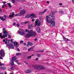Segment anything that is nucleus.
Wrapping results in <instances>:
<instances>
[{
	"label": "nucleus",
	"instance_id": "1",
	"mask_svg": "<svg viewBox=\"0 0 74 74\" xmlns=\"http://www.w3.org/2000/svg\"><path fill=\"white\" fill-rule=\"evenodd\" d=\"M45 20L47 23H51L50 24L51 26L53 27L55 25V21H52V18L49 16H46Z\"/></svg>",
	"mask_w": 74,
	"mask_h": 74
},
{
	"label": "nucleus",
	"instance_id": "2",
	"mask_svg": "<svg viewBox=\"0 0 74 74\" xmlns=\"http://www.w3.org/2000/svg\"><path fill=\"white\" fill-rule=\"evenodd\" d=\"M21 31H18V32L19 33V34L23 36V35H25V38H29L31 37V34L29 33V34H25L24 32V31L23 30L21 29H20Z\"/></svg>",
	"mask_w": 74,
	"mask_h": 74
},
{
	"label": "nucleus",
	"instance_id": "3",
	"mask_svg": "<svg viewBox=\"0 0 74 74\" xmlns=\"http://www.w3.org/2000/svg\"><path fill=\"white\" fill-rule=\"evenodd\" d=\"M25 31L26 32H27L28 33H30L31 36H34V37H35V36H36L37 34L36 32H33V30H31L29 31V30L26 29Z\"/></svg>",
	"mask_w": 74,
	"mask_h": 74
},
{
	"label": "nucleus",
	"instance_id": "4",
	"mask_svg": "<svg viewBox=\"0 0 74 74\" xmlns=\"http://www.w3.org/2000/svg\"><path fill=\"white\" fill-rule=\"evenodd\" d=\"M3 34H4L3 35V36H2V33H0V38H1V39H3V38H5V37H7V36H8L7 34H8V33L7 32V31H3Z\"/></svg>",
	"mask_w": 74,
	"mask_h": 74
},
{
	"label": "nucleus",
	"instance_id": "5",
	"mask_svg": "<svg viewBox=\"0 0 74 74\" xmlns=\"http://www.w3.org/2000/svg\"><path fill=\"white\" fill-rule=\"evenodd\" d=\"M31 16H32V17H31V18H36V16L35 14L34 13H32L30 14H28L25 17V18H27V19H28L30 17H31Z\"/></svg>",
	"mask_w": 74,
	"mask_h": 74
},
{
	"label": "nucleus",
	"instance_id": "6",
	"mask_svg": "<svg viewBox=\"0 0 74 74\" xmlns=\"http://www.w3.org/2000/svg\"><path fill=\"white\" fill-rule=\"evenodd\" d=\"M8 48H10V49H14V45L12 44L11 43L10 44V43L8 41V44L7 45Z\"/></svg>",
	"mask_w": 74,
	"mask_h": 74
},
{
	"label": "nucleus",
	"instance_id": "7",
	"mask_svg": "<svg viewBox=\"0 0 74 74\" xmlns=\"http://www.w3.org/2000/svg\"><path fill=\"white\" fill-rule=\"evenodd\" d=\"M32 67H34L35 69H36L37 68V69H41L42 70H44V69H45L44 67L41 66H37L36 65H32Z\"/></svg>",
	"mask_w": 74,
	"mask_h": 74
},
{
	"label": "nucleus",
	"instance_id": "8",
	"mask_svg": "<svg viewBox=\"0 0 74 74\" xmlns=\"http://www.w3.org/2000/svg\"><path fill=\"white\" fill-rule=\"evenodd\" d=\"M38 19H37L35 22V26H38L39 27L41 25V23L39 22L38 23Z\"/></svg>",
	"mask_w": 74,
	"mask_h": 74
},
{
	"label": "nucleus",
	"instance_id": "9",
	"mask_svg": "<svg viewBox=\"0 0 74 74\" xmlns=\"http://www.w3.org/2000/svg\"><path fill=\"white\" fill-rule=\"evenodd\" d=\"M12 41H13V40L11 39L10 40V42H12V43H13L14 44V45L15 47H17L18 46V42H16L15 41L14 42H12Z\"/></svg>",
	"mask_w": 74,
	"mask_h": 74
},
{
	"label": "nucleus",
	"instance_id": "10",
	"mask_svg": "<svg viewBox=\"0 0 74 74\" xmlns=\"http://www.w3.org/2000/svg\"><path fill=\"white\" fill-rule=\"evenodd\" d=\"M26 13V11L25 10H22L21 11L20 13V15H23Z\"/></svg>",
	"mask_w": 74,
	"mask_h": 74
},
{
	"label": "nucleus",
	"instance_id": "11",
	"mask_svg": "<svg viewBox=\"0 0 74 74\" xmlns=\"http://www.w3.org/2000/svg\"><path fill=\"white\" fill-rule=\"evenodd\" d=\"M55 13L54 12H53L51 13L50 14V16L51 18H53L52 19L53 20L55 19Z\"/></svg>",
	"mask_w": 74,
	"mask_h": 74
},
{
	"label": "nucleus",
	"instance_id": "12",
	"mask_svg": "<svg viewBox=\"0 0 74 74\" xmlns=\"http://www.w3.org/2000/svg\"><path fill=\"white\" fill-rule=\"evenodd\" d=\"M7 16L5 15H4L3 16V17H4V18H3V16L2 17H0V19L1 20H2V21H5V19H6V18Z\"/></svg>",
	"mask_w": 74,
	"mask_h": 74
},
{
	"label": "nucleus",
	"instance_id": "13",
	"mask_svg": "<svg viewBox=\"0 0 74 74\" xmlns=\"http://www.w3.org/2000/svg\"><path fill=\"white\" fill-rule=\"evenodd\" d=\"M0 53L1 56L3 57V56H4V53H5L4 52V50H1L0 51Z\"/></svg>",
	"mask_w": 74,
	"mask_h": 74
},
{
	"label": "nucleus",
	"instance_id": "14",
	"mask_svg": "<svg viewBox=\"0 0 74 74\" xmlns=\"http://www.w3.org/2000/svg\"><path fill=\"white\" fill-rule=\"evenodd\" d=\"M47 9H45L44 10V11H43L42 12H40L39 13V15H43V14H44V12H45L46 11H47Z\"/></svg>",
	"mask_w": 74,
	"mask_h": 74
},
{
	"label": "nucleus",
	"instance_id": "15",
	"mask_svg": "<svg viewBox=\"0 0 74 74\" xmlns=\"http://www.w3.org/2000/svg\"><path fill=\"white\" fill-rule=\"evenodd\" d=\"M0 69L1 70H6V67L5 66H1L0 67Z\"/></svg>",
	"mask_w": 74,
	"mask_h": 74
},
{
	"label": "nucleus",
	"instance_id": "16",
	"mask_svg": "<svg viewBox=\"0 0 74 74\" xmlns=\"http://www.w3.org/2000/svg\"><path fill=\"white\" fill-rule=\"evenodd\" d=\"M12 15H10V16L9 17V18H13V17H14V15H15L14 14V12H12Z\"/></svg>",
	"mask_w": 74,
	"mask_h": 74
},
{
	"label": "nucleus",
	"instance_id": "17",
	"mask_svg": "<svg viewBox=\"0 0 74 74\" xmlns=\"http://www.w3.org/2000/svg\"><path fill=\"white\" fill-rule=\"evenodd\" d=\"M36 31H37V32L38 33H40V27H38L37 28Z\"/></svg>",
	"mask_w": 74,
	"mask_h": 74
},
{
	"label": "nucleus",
	"instance_id": "18",
	"mask_svg": "<svg viewBox=\"0 0 74 74\" xmlns=\"http://www.w3.org/2000/svg\"><path fill=\"white\" fill-rule=\"evenodd\" d=\"M16 59H17V57L16 56L12 57V60L14 61L15 60H16Z\"/></svg>",
	"mask_w": 74,
	"mask_h": 74
},
{
	"label": "nucleus",
	"instance_id": "19",
	"mask_svg": "<svg viewBox=\"0 0 74 74\" xmlns=\"http://www.w3.org/2000/svg\"><path fill=\"white\" fill-rule=\"evenodd\" d=\"M25 72V73H31V71L29 70H26Z\"/></svg>",
	"mask_w": 74,
	"mask_h": 74
},
{
	"label": "nucleus",
	"instance_id": "20",
	"mask_svg": "<svg viewBox=\"0 0 74 74\" xmlns=\"http://www.w3.org/2000/svg\"><path fill=\"white\" fill-rule=\"evenodd\" d=\"M28 28L29 29H32L33 28V25H30L28 26Z\"/></svg>",
	"mask_w": 74,
	"mask_h": 74
},
{
	"label": "nucleus",
	"instance_id": "21",
	"mask_svg": "<svg viewBox=\"0 0 74 74\" xmlns=\"http://www.w3.org/2000/svg\"><path fill=\"white\" fill-rule=\"evenodd\" d=\"M27 44H28L29 45H30V46H32V45H33V43L30 42H28Z\"/></svg>",
	"mask_w": 74,
	"mask_h": 74
},
{
	"label": "nucleus",
	"instance_id": "22",
	"mask_svg": "<svg viewBox=\"0 0 74 74\" xmlns=\"http://www.w3.org/2000/svg\"><path fill=\"white\" fill-rule=\"evenodd\" d=\"M34 48V47H32L31 48H30L28 50V51H30V50H32V49H33Z\"/></svg>",
	"mask_w": 74,
	"mask_h": 74
},
{
	"label": "nucleus",
	"instance_id": "23",
	"mask_svg": "<svg viewBox=\"0 0 74 74\" xmlns=\"http://www.w3.org/2000/svg\"><path fill=\"white\" fill-rule=\"evenodd\" d=\"M7 4L9 6V8H11V7H12V6L11 5V3H8Z\"/></svg>",
	"mask_w": 74,
	"mask_h": 74
},
{
	"label": "nucleus",
	"instance_id": "24",
	"mask_svg": "<svg viewBox=\"0 0 74 74\" xmlns=\"http://www.w3.org/2000/svg\"><path fill=\"white\" fill-rule=\"evenodd\" d=\"M5 40L6 41H8V39H7V38H5V39H3V42H5Z\"/></svg>",
	"mask_w": 74,
	"mask_h": 74
},
{
	"label": "nucleus",
	"instance_id": "25",
	"mask_svg": "<svg viewBox=\"0 0 74 74\" xmlns=\"http://www.w3.org/2000/svg\"><path fill=\"white\" fill-rule=\"evenodd\" d=\"M12 63L11 64V66H13L14 64V62L12 60H11Z\"/></svg>",
	"mask_w": 74,
	"mask_h": 74
},
{
	"label": "nucleus",
	"instance_id": "26",
	"mask_svg": "<svg viewBox=\"0 0 74 74\" xmlns=\"http://www.w3.org/2000/svg\"><path fill=\"white\" fill-rule=\"evenodd\" d=\"M30 21H26L24 22L25 24H27V23H29Z\"/></svg>",
	"mask_w": 74,
	"mask_h": 74
},
{
	"label": "nucleus",
	"instance_id": "27",
	"mask_svg": "<svg viewBox=\"0 0 74 74\" xmlns=\"http://www.w3.org/2000/svg\"><path fill=\"white\" fill-rule=\"evenodd\" d=\"M15 62H16V63H17L18 64L21 65V63H19V62H18V61L16 60L15 61Z\"/></svg>",
	"mask_w": 74,
	"mask_h": 74
},
{
	"label": "nucleus",
	"instance_id": "28",
	"mask_svg": "<svg viewBox=\"0 0 74 74\" xmlns=\"http://www.w3.org/2000/svg\"><path fill=\"white\" fill-rule=\"evenodd\" d=\"M21 55V53H18L16 54V56H18V55Z\"/></svg>",
	"mask_w": 74,
	"mask_h": 74
},
{
	"label": "nucleus",
	"instance_id": "29",
	"mask_svg": "<svg viewBox=\"0 0 74 74\" xmlns=\"http://www.w3.org/2000/svg\"><path fill=\"white\" fill-rule=\"evenodd\" d=\"M11 2L13 4H14L15 3V0H12Z\"/></svg>",
	"mask_w": 74,
	"mask_h": 74
},
{
	"label": "nucleus",
	"instance_id": "30",
	"mask_svg": "<svg viewBox=\"0 0 74 74\" xmlns=\"http://www.w3.org/2000/svg\"><path fill=\"white\" fill-rule=\"evenodd\" d=\"M4 64L3 63H1V62H0V66H4Z\"/></svg>",
	"mask_w": 74,
	"mask_h": 74
},
{
	"label": "nucleus",
	"instance_id": "31",
	"mask_svg": "<svg viewBox=\"0 0 74 74\" xmlns=\"http://www.w3.org/2000/svg\"><path fill=\"white\" fill-rule=\"evenodd\" d=\"M15 66H12L11 68V70H13L14 69V68H15Z\"/></svg>",
	"mask_w": 74,
	"mask_h": 74
},
{
	"label": "nucleus",
	"instance_id": "32",
	"mask_svg": "<svg viewBox=\"0 0 74 74\" xmlns=\"http://www.w3.org/2000/svg\"><path fill=\"white\" fill-rule=\"evenodd\" d=\"M59 12L60 14H63V13H64V12H63V11L61 10L59 11Z\"/></svg>",
	"mask_w": 74,
	"mask_h": 74
},
{
	"label": "nucleus",
	"instance_id": "33",
	"mask_svg": "<svg viewBox=\"0 0 74 74\" xmlns=\"http://www.w3.org/2000/svg\"><path fill=\"white\" fill-rule=\"evenodd\" d=\"M36 56L38 57V58H40V54H38L36 55Z\"/></svg>",
	"mask_w": 74,
	"mask_h": 74
},
{
	"label": "nucleus",
	"instance_id": "34",
	"mask_svg": "<svg viewBox=\"0 0 74 74\" xmlns=\"http://www.w3.org/2000/svg\"><path fill=\"white\" fill-rule=\"evenodd\" d=\"M8 37L9 38H11V37H12L11 36H10V34H8Z\"/></svg>",
	"mask_w": 74,
	"mask_h": 74
},
{
	"label": "nucleus",
	"instance_id": "35",
	"mask_svg": "<svg viewBox=\"0 0 74 74\" xmlns=\"http://www.w3.org/2000/svg\"><path fill=\"white\" fill-rule=\"evenodd\" d=\"M32 56H29L27 57V59H31Z\"/></svg>",
	"mask_w": 74,
	"mask_h": 74
},
{
	"label": "nucleus",
	"instance_id": "36",
	"mask_svg": "<svg viewBox=\"0 0 74 74\" xmlns=\"http://www.w3.org/2000/svg\"><path fill=\"white\" fill-rule=\"evenodd\" d=\"M23 40H21L20 42V44H23Z\"/></svg>",
	"mask_w": 74,
	"mask_h": 74
},
{
	"label": "nucleus",
	"instance_id": "37",
	"mask_svg": "<svg viewBox=\"0 0 74 74\" xmlns=\"http://www.w3.org/2000/svg\"><path fill=\"white\" fill-rule=\"evenodd\" d=\"M24 63H25L26 64H28V62H26L24 61Z\"/></svg>",
	"mask_w": 74,
	"mask_h": 74
},
{
	"label": "nucleus",
	"instance_id": "38",
	"mask_svg": "<svg viewBox=\"0 0 74 74\" xmlns=\"http://www.w3.org/2000/svg\"><path fill=\"white\" fill-rule=\"evenodd\" d=\"M64 38L65 39H66V40H67V41H70V40L69 39H67L66 38Z\"/></svg>",
	"mask_w": 74,
	"mask_h": 74
},
{
	"label": "nucleus",
	"instance_id": "39",
	"mask_svg": "<svg viewBox=\"0 0 74 74\" xmlns=\"http://www.w3.org/2000/svg\"><path fill=\"white\" fill-rule=\"evenodd\" d=\"M17 26L18 27H19L20 26V25H19V24L18 23V24H17Z\"/></svg>",
	"mask_w": 74,
	"mask_h": 74
},
{
	"label": "nucleus",
	"instance_id": "40",
	"mask_svg": "<svg viewBox=\"0 0 74 74\" xmlns=\"http://www.w3.org/2000/svg\"><path fill=\"white\" fill-rule=\"evenodd\" d=\"M2 3H3V4H4L5 3H6L7 2H5V1H3L2 2Z\"/></svg>",
	"mask_w": 74,
	"mask_h": 74
},
{
	"label": "nucleus",
	"instance_id": "41",
	"mask_svg": "<svg viewBox=\"0 0 74 74\" xmlns=\"http://www.w3.org/2000/svg\"><path fill=\"white\" fill-rule=\"evenodd\" d=\"M17 51H18V52H20V49L18 48H17Z\"/></svg>",
	"mask_w": 74,
	"mask_h": 74
},
{
	"label": "nucleus",
	"instance_id": "42",
	"mask_svg": "<svg viewBox=\"0 0 74 74\" xmlns=\"http://www.w3.org/2000/svg\"><path fill=\"white\" fill-rule=\"evenodd\" d=\"M13 26H15V25H16V23H13Z\"/></svg>",
	"mask_w": 74,
	"mask_h": 74
},
{
	"label": "nucleus",
	"instance_id": "43",
	"mask_svg": "<svg viewBox=\"0 0 74 74\" xmlns=\"http://www.w3.org/2000/svg\"><path fill=\"white\" fill-rule=\"evenodd\" d=\"M3 32H5V31H5V28H3Z\"/></svg>",
	"mask_w": 74,
	"mask_h": 74
},
{
	"label": "nucleus",
	"instance_id": "44",
	"mask_svg": "<svg viewBox=\"0 0 74 74\" xmlns=\"http://www.w3.org/2000/svg\"><path fill=\"white\" fill-rule=\"evenodd\" d=\"M0 12H2V9L0 8Z\"/></svg>",
	"mask_w": 74,
	"mask_h": 74
},
{
	"label": "nucleus",
	"instance_id": "45",
	"mask_svg": "<svg viewBox=\"0 0 74 74\" xmlns=\"http://www.w3.org/2000/svg\"><path fill=\"white\" fill-rule=\"evenodd\" d=\"M32 22H34V18H33L32 20Z\"/></svg>",
	"mask_w": 74,
	"mask_h": 74
},
{
	"label": "nucleus",
	"instance_id": "46",
	"mask_svg": "<svg viewBox=\"0 0 74 74\" xmlns=\"http://www.w3.org/2000/svg\"><path fill=\"white\" fill-rule=\"evenodd\" d=\"M19 15H18V14H16L15 15V16H18Z\"/></svg>",
	"mask_w": 74,
	"mask_h": 74
},
{
	"label": "nucleus",
	"instance_id": "47",
	"mask_svg": "<svg viewBox=\"0 0 74 74\" xmlns=\"http://www.w3.org/2000/svg\"><path fill=\"white\" fill-rule=\"evenodd\" d=\"M59 5H62V3H59Z\"/></svg>",
	"mask_w": 74,
	"mask_h": 74
},
{
	"label": "nucleus",
	"instance_id": "48",
	"mask_svg": "<svg viewBox=\"0 0 74 74\" xmlns=\"http://www.w3.org/2000/svg\"><path fill=\"white\" fill-rule=\"evenodd\" d=\"M35 60H38V58H36Z\"/></svg>",
	"mask_w": 74,
	"mask_h": 74
},
{
	"label": "nucleus",
	"instance_id": "49",
	"mask_svg": "<svg viewBox=\"0 0 74 74\" xmlns=\"http://www.w3.org/2000/svg\"><path fill=\"white\" fill-rule=\"evenodd\" d=\"M5 44L6 45H7V41H5Z\"/></svg>",
	"mask_w": 74,
	"mask_h": 74
},
{
	"label": "nucleus",
	"instance_id": "50",
	"mask_svg": "<svg viewBox=\"0 0 74 74\" xmlns=\"http://www.w3.org/2000/svg\"><path fill=\"white\" fill-rule=\"evenodd\" d=\"M72 2L73 3H74V0H72Z\"/></svg>",
	"mask_w": 74,
	"mask_h": 74
},
{
	"label": "nucleus",
	"instance_id": "51",
	"mask_svg": "<svg viewBox=\"0 0 74 74\" xmlns=\"http://www.w3.org/2000/svg\"><path fill=\"white\" fill-rule=\"evenodd\" d=\"M22 2H25V0H22Z\"/></svg>",
	"mask_w": 74,
	"mask_h": 74
},
{
	"label": "nucleus",
	"instance_id": "52",
	"mask_svg": "<svg viewBox=\"0 0 74 74\" xmlns=\"http://www.w3.org/2000/svg\"><path fill=\"white\" fill-rule=\"evenodd\" d=\"M3 58H2V57L0 56V59H2Z\"/></svg>",
	"mask_w": 74,
	"mask_h": 74
},
{
	"label": "nucleus",
	"instance_id": "53",
	"mask_svg": "<svg viewBox=\"0 0 74 74\" xmlns=\"http://www.w3.org/2000/svg\"><path fill=\"white\" fill-rule=\"evenodd\" d=\"M4 8V5H2V8Z\"/></svg>",
	"mask_w": 74,
	"mask_h": 74
},
{
	"label": "nucleus",
	"instance_id": "54",
	"mask_svg": "<svg viewBox=\"0 0 74 74\" xmlns=\"http://www.w3.org/2000/svg\"><path fill=\"white\" fill-rule=\"evenodd\" d=\"M29 44H28L27 45V47H29Z\"/></svg>",
	"mask_w": 74,
	"mask_h": 74
},
{
	"label": "nucleus",
	"instance_id": "55",
	"mask_svg": "<svg viewBox=\"0 0 74 74\" xmlns=\"http://www.w3.org/2000/svg\"><path fill=\"white\" fill-rule=\"evenodd\" d=\"M35 41H37V38H36L35 39H34Z\"/></svg>",
	"mask_w": 74,
	"mask_h": 74
},
{
	"label": "nucleus",
	"instance_id": "56",
	"mask_svg": "<svg viewBox=\"0 0 74 74\" xmlns=\"http://www.w3.org/2000/svg\"><path fill=\"white\" fill-rule=\"evenodd\" d=\"M41 52H44V51H40Z\"/></svg>",
	"mask_w": 74,
	"mask_h": 74
},
{
	"label": "nucleus",
	"instance_id": "57",
	"mask_svg": "<svg viewBox=\"0 0 74 74\" xmlns=\"http://www.w3.org/2000/svg\"><path fill=\"white\" fill-rule=\"evenodd\" d=\"M24 45H26V43H24Z\"/></svg>",
	"mask_w": 74,
	"mask_h": 74
},
{
	"label": "nucleus",
	"instance_id": "58",
	"mask_svg": "<svg viewBox=\"0 0 74 74\" xmlns=\"http://www.w3.org/2000/svg\"><path fill=\"white\" fill-rule=\"evenodd\" d=\"M47 3H49V2L48 1H47Z\"/></svg>",
	"mask_w": 74,
	"mask_h": 74
},
{
	"label": "nucleus",
	"instance_id": "59",
	"mask_svg": "<svg viewBox=\"0 0 74 74\" xmlns=\"http://www.w3.org/2000/svg\"><path fill=\"white\" fill-rule=\"evenodd\" d=\"M20 0H17V1H19Z\"/></svg>",
	"mask_w": 74,
	"mask_h": 74
},
{
	"label": "nucleus",
	"instance_id": "60",
	"mask_svg": "<svg viewBox=\"0 0 74 74\" xmlns=\"http://www.w3.org/2000/svg\"><path fill=\"white\" fill-rule=\"evenodd\" d=\"M5 74H7V72H5Z\"/></svg>",
	"mask_w": 74,
	"mask_h": 74
},
{
	"label": "nucleus",
	"instance_id": "61",
	"mask_svg": "<svg viewBox=\"0 0 74 74\" xmlns=\"http://www.w3.org/2000/svg\"><path fill=\"white\" fill-rule=\"evenodd\" d=\"M31 55L32 56H34V55L33 54H32Z\"/></svg>",
	"mask_w": 74,
	"mask_h": 74
},
{
	"label": "nucleus",
	"instance_id": "62",
	"mask_svg": "<svg viewBox=\"0 0 74 74\" xmlns=\"http://www.w3.org/2000/svg\"><path fill=\"white\" fill-rule=\"evenodd\" d=\"M0 74H4V73H1V74L0 73Z\"/></svg>",
	"mask_w": 74,
	"mask_h": 74
},
{
	"label": "nucleus",
	"instance_id": "63",
	"mask_svg": "<svg viewBox=\"0 0 74 74\" xmlns=\"http://www.w3.org/2000/svg\"><path fill=\"white\" fill-rule=\"evenodd\" d=\"M9 41H10V40H9L8 41V42H9Z\"/></svg>",
	"mask_w": 74,
	"mask_h": 74
},
{
	"label": "nucleus",
	"instance_id": "64",
	"mask_svg": "<svg viewBox=\"0 0 74 74\" xmlns=\"http://www.w3.org/2000/svg\"><path fill=\"white\" fill-rule=\"evenodd\" d=\"M4 5V6H6V5Z\"/></svg>",
	"mask_w": 74,
	"mask_h": 74
}]
</instances>
